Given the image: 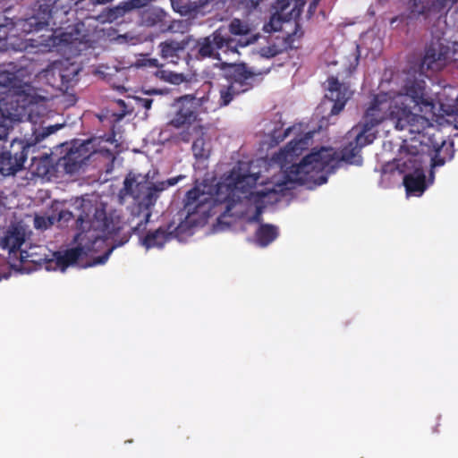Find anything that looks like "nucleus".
Returning <instances> with one entry per match:
<instances>
[{"instance_id": "nucleus-7", "label": "nucleus", "mask_w": 458, "mask_h": 458, "mask_svg": "<svg viewBox=\"0 0 458 458\" xmlns=\"http://www.w3.org/2000/svg\"><path fill=\"white\" fill-rule=\"evenodd\" d=\"M209 198L199 188L194 187L186 192L183 199V211L178 213L182 216V224L192 232L193 227L204 225L209 216Z\"/></svg>"}, {"instance_id": "nucleus-10", "label": "nucleus", "mask_w": 458, "mask_h": 458, "mask_svg": "<svg viewBox=\"0 0 458 458\" xmlns=\"http://www.w3.org/2000/svg\"><path fill=\"white\" fill-rule=\"evenodd\" d=\"M191 234H192V232L185 226V224H182L181 216L155 230L148 231L141 242L146 249H162L171 240L174 238L181 239Z\"/></svg>"}, {"instance_id": "nucleus-17", "label": "nucleus", "mask_w": 458, "mask_h": 458, "mask_svg": "<svg viewBox=\"0 0 458 458\" xmlns=\"http://www.w3.org/2000/svg\"><path fill=\"white\" fill-rule=\"evenodd\" d=\"M207 130L201 126H190L179 132L177 138L180 141L189 143L192 140L191 149L196 159L206 160L211 153L210 141L206 139Z\"/></svg>"}, {"instance_id": "nucleus-41", "label": "nucleus", "mask_w": 458, "mask_h": 458, "mask_svg": "<svg viewBox=\"0 0 458 458\" xmlns=\"http://www.w3.org/2000/svg\"><path fill=\"white\" fill-rule=\"evenodd\" d=\"M138 105L148 110L151 108L153 99L149 98H137Z\"/></svg>"}, {"instance_id": "nucleus-11", "label": "nucleus", "mask_w": 458, "mask_h": 458, "mask_svg": "<svg viewBox=\"0 0 458 458\" xmlns=\"http://www.w3.org/2000/svg\"><path fill=\"white\" fill-rule=\"evenodd\" d=\"M31 147L26 140H12L9 148L0 153V174L9 176L22 170Z\"/></svg>"}, {"instance_id": "nucleus-32", "label": "nucleus", "mask_w": 458, "mask_h": 458, "mask_svg": "<svg viewBox=\"0 0 458 458\" xmlns=\"http://www.w3.org/2000/svg\"><path fill=\"white\" fill-rule=\"evenodd\" d=\"M209 4V0H198L185 2V5L180 6V14L183 16H197L198 14H204L205 7Z\"/></svg>"}, {"instance_id": "nucleus-22", "label": "nucleus", "mask_w": 458, "mask_h": 458, "mask_svg": "<svg viewBox=\"0 0 458 458\" xmlns=\"http://www.w3.org/2000/svg\"><path fill=\"white\" fill-rule=\"evenodd\" d=\"M303 36V31L300 24L295 23V30L293 32L287 33L284 38L281 45L273 44L270 46L263 47L259 50L260 56L265 58H272L281 54L282 52L297 48L294 45L296 39H300Z\"/></svg>"}, {"instance_id": "nucleus-25", "label": "nucleus", "mask_w": 458, "mask_h": 458, "mask_svg": "<svg viewBox=\"0 0 458 458\" xmlns=\"http://www.w3.org/2000/svg\"><path fill=\"white\" fill-rule=\"evenodd\" d=\"M189 38L182 40H175L173 38L166 39L158 44L159 55L161 58L167 60L173 64H177L180 60L181 53L184 52L188 44Z\"/></svg>"}, {"instance_id": "nucleus-46", "label": "nucleus", "mask_w": 458, "mask_h": 458, "mask_svg": "<svg viewBox=\"0 0 458 458\" xmlns=\"http://www.w3.org/2000/svg\"><path fill=\"white\" fill-rule=\"evenodd\" d=\"M147 94L148 95H153V94H163L164 93V90L162 89H148L146 91Z\"/></svg>"}, {"instance_id": "nucleus-39", "label": "nucleus", "mask_w": 458, "mask_h": 458, "mask_svg": "<svg viewBox=\"0 0 458 458\" xmlns=\"http://www.w3.org/2000/svg\"><path fill=\"white\" fill-rule=\"evenodd\" d=\"M62 125H52L44 128L42 132L36 137L37 140H41L49 136L50 134L55 132L58 129H60Z\"/></svg>"}, {"instance_id": "nucleus-13", "label": "nucleus", "mask_w": 458, "mask_h": 458, "mask_svg": "<svg viewBox=\"0 0 458 458\" xmlns=\"http://www.w3.org/2000/svg\"><path fill=\"white\" fill-rule=\"evenodd\" d=\"M291 4L292 0H276L274 4L276 13H273L269 21L263 25V30L265 32L271 33L279 31L283 28V24L291 20L294 21V24H299L297 19L301 16L305 1L295 0L293 6L288 10Z\"/></svg>"}, {"instance_id": "nucleus-1", "label": "nucleus", "mask_w": 458, "mask_h": 458, "mask_svg": "<svg viewBox=\"0 0 458 458\" xmlns=\"http://www.w3.org/2000/svg\"><path fill=\"white\" fill-rule=\"evenodd\" d=\"M382 98L383 96H379L374 106L367 108L361 122L351 131L354 139L344 145L339 152L335 151L332 148L324 147L317 151H312L305 156L300 163L287 167L282 174L283 179L274 181L273 187L267 188V192L260 191L257 194L265 197L268 192H284L291 188L288 184L293 183L303 185L318 182V184H321L327 181L321 174L336 158L349 164H360V152L363 147L374 141L377 132L376 127L382 123L384 117L383 112L377 109V103Z\"/></svg>"}, {"instance_id": "nucleus-12", "label": "nucleus", "mask_w": 458, "mask_h": 458, "mask_svg": "<svg viewBox=\"0 0 458 458\" xmlns=\"http://www.w3.org/2000/svg\"><path fill=\"white\" fill-rule=\"evenodd\" d=\"M458 0H404L407 18L417 20L422 17L424 20L431 17H440L446 14L448 10Z\"/></svg>"}, {"instance_id": "nucleus-45", "label": "nucleus", "mask_w": 458, "mask_h": 458, "mask_svg": "<svg viewBox=\"0 0 458 458\" xmlns=\"http://www.w3.org/2000/svg\"><path fill=\"white\" fill-rule=\"evenodd\" d=\"M291 128H287L282 136H276V131H274V137L277 139V142L279 141H283L288 135H289V132L291 131Z\"/></svg>"}, {"instance_id": "nucleus-23", "label": "nucleus", "mask_w": 458, "mask_h": 458, "mask_svg": "<svg viewBox=\"0 0 458 458\" xmlns=\"http://www.w3.org/2000/svg\"><path fill=\"white\" fill-rule=\"evenodd\" d=\"M259 175L258 174L241 173V171L233 170L230 174L229 186L233 191L242 193L244 198L253 194L252 189L256 186Z\"/></svg>"}, {"instance_id": "nucleus-21", "label": "nucleus", "mask_w": 458, "mask_h": 458, "mask_svg": "<svg viewBox=\"0 0 458 458\" xmlns=\"http://www.w3.org/2000/svg\"><path fill=\"white\" fill-rule=\"evenodd\" d=\"M327 81L328 89L326 98L334 102L330 114L336 115L344 110L352 92L347 85L341 83L337 78L330 77Z\"/></svg>"}, {"instance_id": "nucleus-48", "label": "nucleus", "mask_w": 458, "mask_h": 458, "mask_svg": "<svg viewBox=\"0 0 458 458\" xmlns=\"http://www.w3.org/2000/svg\"><path fill=\"white\" fill-rule=\"evenodd\" d=\"M239 1H240L241 3H242V2H243V0H239Z\"/></svg>"}, {"instance_id": "nucleus-35", "label": "nucleus", "mask_w": 458, "mask_h": 458, "mask_svg": "<svg viewBox=\"0 0 458 458\" xmlns=\"http://www.w3.org/2000/svg\"><path fill=\"white\" fill-rule=\"evenodd\" d=\"M114 0H77L75 6L77 9L86 10L88 12L92 11L97 5L106 4L113 2Z\"/></svg>"}, {"instance_id": "nucleus-26", "label": "nucleus", "mask_w": 458, "mask_h": 458, "mask_svg": "<svg viewBox=\"0 0 458 458\" xmlns=\"http://www.w3.org/2000/svg\"><path fill=\"white\" fill-rule=\"evenodd\" d=\"M26 233L23 226L11 225L0 240V246L10 253L18 250L25 242Z\"/></svg>"}, {"instance_id": "nucleus-37", "label": "nucleus", "mask_w": 458, "mask_h": 458, "mask_svg": "<svg viewBox=\"0 0 458 458\" xmlns=\"http://www.w3.org/2000/svg\"><path fill=\"white\" fill-rule=\"evenodd\" d=\"M127 13H129V10L126 7L125 1H123L109 10V18L116 19L118 17H123Z\"/></svg>"}, {"instance_id": "nucleus-19", "label": "nucleus", "mask_w": 458, "mask_h": 458, "mask_svg": "<svg viewBox=\"0 0 458 458\" xmlns=\"http://www.w3.org/2000/svg\"><path fill=\"white\" fill-rule=\"evenodd\" d=\"M169 14L161 7L150 5L140 12L139 22L141 26L148 28H158L162 32L170 31L174 29L168 20Z\"/></svg>"}, {"instance_id": "nucleus-43", "label": "nucleus", "mask_w": 458, "mask_h": 458, "mask_svg": "<svg viewBox=\"0 0 458 458\" xmlns=\"http://www.w3.org/2000/svg\"><path fill=\"white\" fill-rule=\"evenodd\" d=\"M171 1V5L174 9V12L180 13V6H183L185 5V2L186 1H183V0H170Z\"/></svg>"}, {"instance_id": "nucleus-47", "label": "nucleus", "mask_w": 458, "mask_h": 458, "mask_svg": "<svg viewBox=\"0 0 458 458\" xmlns=\"http://www.w3.org/2000/svg\"><path fill=\"white\" fill-rule=\"evenodd\" d=\"M9 277V274H3V275H0V281L4 278V279H7Z\"/></svg>"}, {"instance_id": "nucleus-36", "label": "nucleus", "mask_w": 458, "mask_h": 458, "mask_svg": "<svg viewBox=\"0 0 458 458\" xmlns=\"http://www.w3.org/2000/svg\"><path fill=\"white\" fill-rule=\"evenodd\" d=\"M55 223V216H36L34 217V227L38 230H47Z\"/></svg>"}, {"instance_id": "nucleus-15", "label": "nucleus", "mask_w": 458, "mask_h": 458, "mask_svg": "<svg viewBox=\"0 0 458 458\" xmlns=\"http://www.w3.org/2000/svg\"><path fill=\"white\" fill-rule=\"evenodd\" d=\"M451 49L444 39H433L425 48V54L421 60L420 70L422 72H437L444 68L450 58Z\"/></svg>"}, {"instance_id": "nucleus-9", "label": "nucleus", "mask_w": 458, "mask_h": 458, "mask_svg": "<svg viewBox=\"0 0 458 458\" xmlns=\"http://www.w3.org/2000/svg\"><path fill=\"white\" fill-rule=\"evenodd\" d=\"M39 10L45 17L47 26L52 25V30H56L70 27L72 11L77 13L80 9L75 6L77 0H38Z\"/></svg>"}, {"instance_id": "nucleus-29", "label": "nucleus", "mask_w": 458, "mask_h": 458, "mask_svg": "<svg viewBox=\"0 0 458 458\" xmlns=\"http://www.w3.org/2000/svg\"><path fill=\"white\" fill-rule=\"evenodd\" d=\"M30 170L38 177H51L55 171V160L52 155L43 154L40 157H33Z\"/></svg>"}, {"instance_id": "nucleus-31", "label": "nucleus", "mask_w": 458, "mask_h": 458, "mask_svg": "<svg viewBox=\"0 0 458 458\" xmlns=\"http://www.w3.org/2000/svg\"><path fill=\"white\" fill-rule=\"evenodd\" d=\"M83 254V248L77 246L66 250L64 253L55 252V264L62 271H64L69 266L75 264Z\"/></svg>"}, {"instance_id": "nucleus-20", "label": "nucleus", "mask_w": 458, "mask_h": 458, "mask_svg": "<svg viewBox=\"0 0 458 458\" xmlns=\"http://www.w3.org/2000/svg\"><path fill=\"white\" fill-rule=\"evenodd\" d=\"M45 17L42 11L39 10V1L38 0L34 4L31 15L28 17H13L10 19V25L22 34H30L47 27Z\"/></svg>"}, {"instance_id": "nucleus-44", "label": "nucleus", "mask_w": 458, "mask_h": 458, "mask_svg": "<svg viewBox=\"0 0 458 458\" xmlns=\"http://www.w3.org/2000/svg\"><path fill=\"white\" fill-rule=\"evenodd\" d=\"M320 0H313L310 5H309V9H308V14H309V17H311L316 10H317V7L318 5V3H319Z\"/></svg>"}, {"instance_id": "nucleus-18", "label": "nucleus", "mask_w": 458, "mask_h": 458, "mask_svg": "<svg viewBox=\"0 0 458 458\" xmlns=\"http://www.w3.org/2000/svg\"><path fill=\"white\" fill-rule=\"evenodd\" d=\"M175 106V114L169 122L171 126L177 129L201 126V124L196 123L198 113L192 98H188V97L180 98L176 100Z\"/></svg>"}, {"instance_id": "nucleus-3", "label": "nucleus", "mask_w": 458, "mask_h": 458, "mask_svg": "<svg viewBox=\"0 0 458 458\" xmlns=\"http://www.w3.org/2000/svg\"><path fill=\"white\" fill-rule=\"evenodd\" d=\"M76 217V227L81 232L77 238L83 239L85 233L87 238H93L92 246H88V250L94 248L98 242H105L106 239L117 234L123 228L121 217L114 213H106L105 208L94 205L90 200L81 199L75 207V212L62 209L55 216V223L60 225H67L71 220Z\"/></svg>"}, {"instance_id": "nucleus-24", "label": "nucleus", "mask_w": 458, "mask_h": 458, "mask_svg": "<svg viewBox=\"0 0 458 458\" xmlns=\"http://www.w3.org/2000/svg\"><path fill=\"white\" fill-rule=\"evenodd\" d=\"M408 173L403 177L407 193L421 194L426 189V175L423 166L403 167Z\"/></svg>"}, {"instance_id": "nucleus-14", "label": "nucleus", "mask_w": 458, "mask_h": 458, "mask_svg": "<svg viewBox=\"0 0 458 458\" xmlns=\"http://www.w3.org/2000/svg\"><path fill=\"white\" fill-rule=\"evenodd\" d=\"M91 141L74 142L72 146L65 147L66 153L57 161V165L64 167L65 173L72 174L78 172L82 165L95 153L89 149Z\"/></svg>"}, {"instance_id": "nucleus-4", "label": "nucleus", "mask_w": 458, "mask_h": 458, "mask_svg": "<svg viewBox=\"0 0 458 458\" xmlns=\"http://www.w3.org/2000/svg\"><path fill=\"white\" fill-rule=\"evenodd\" d=\"M410 140L404 141L403 148L406 155L403 163V167L423 166L428 157H430L431 166H442L448 160L453 159L454 150V143H445V140L434 143L432 138L424 131Z\"/></svg>"}, {"instance_id": "nucleus-2", "label": "nucleus", "mask_w": 458, "mask_h": 458, "mask_svg": "<svg viewBox=\"0 0 458 458\" xmlns=\"http://www.w3.org/2000/svg\"><path fill=\"white\" fill-rule=\"evenodd\" d=\"M403 91L393 100L389 99L387 93L377 94L369 107H372L376 99L383 96L377 103V109L384 114L382 122L387 119L396 130L408 131L411 134H420L434 128L432 122L436 116V104L426 93L425 81L407 79Z\"/></svg>"}, {"instance_id": "nucleus-40", "label": "nucleus", "mask_w": 458, "mask_h": 458, "mask_svg": "<svg viewBox=\"0 0 458 458\" xmlns=\"http://www.w3.org/2000/svg\"><path fill=\"white\" fill-rule=\"evenodd\" d=\"M114 247L115 246H112L103 255L95 258L93 260V265H100L106 263Z\"/></svg>"}, {"instance_id": "nucleus-38", "label": "nucleus", "mask_w": 458, "mask_h": 458, "mask_svg": "<svg viewBox=\"0 0 458 458\" xmlns=\"http://www.w3.org/2000/svg\"><path fill=\"white\" fill-rule=\"evenodd\" d=\"M137 66H139V67H153V68L157 69L159 67H163V64H160L157 58L144 57V58L139 59L137 61Z\"/></svg>"}, {"instance_id": "nucleus-27", "label": "nucleus", "mask_w": 458, "mask_h": 458, "mask_svg": "<svg viewBox=\"0 0 458 458\" xmlns=\"http://www.w3.org/2000/svg\"><path fill=\"white\" fill-rule=\"evenodd\" d=\"M307 144L308 141L304 138L293 139L275 155L274 159L280 163L281 167L284 168L285 166L284 163H292L295 157L301 154Z\"/></svg>"}, {"instance_id": "nucleus-30", "label": "nucleus", "mask_w": 458, "mask_h": 458, "mask_svg": "<svg viewBox=\"0 0 458 458\" xmlns=\"http://www.w3.org/2000/svg\"><path fill=\"white\" fill-rule=\"evenodd\" d=\"M279 235L276 225L271 224H260L255 232L256 243L260 247H267L273 242Z\"/></svg>"}, {"instance_id": "nucleus-6", "label": "nucleus", "mask_w": 458, "mask_h": 458, "mask_svg": "<svg viewBox=\"0 0 458 458\" xmlns=\"http://www.w3.org/2000/svg\"><path fill=\"white\" fill-rule=\"evenodd\" d=\"M26 83L17 72L6 70L0 71V118L19 121L24 105L20 103V98L25 93Z\"/></svg>"}, {"instance_id": "nucleus-16", "label": "nucleus", "mask_w": 458, "mask_h": 458, "mask_svg": "<svg viewBox=\"0 0 458 458\" xmlns=\"http://www.w3.org/2000/svg\"><path fill=\"white\" fill-rule=\"evenodd\" d=\"M270 69H267L265 72H256L245 64H234L228 75L229 84L239 94L245 93L255 84H259L262 81V75L268 73Z\"/></svg>"}, {"instance_id": "nucleus-33", "label": "nucleus", "mask_w": 458, "mask_h": 458, "mask_svg": "<svg viewBox=\"0 0 458 458\" xmlns=\"http://www.w3.org/2000/svg\"><path fill=\"white\" fill-rule=\"evenodd\" d=\"M154 74L157 78L172 84H180L183 81L182 74L164 70L163 67L157 68Z\"/></svg>"}, {"instance_id": "nucleus-8", "label": "nucleus", "mask_w": 458, "mask_h": 458, "mask_svg": "<svg viewBox=\"0 0 458 458\" xmlns=\"http://www.w3.org/2000/svg\"><path fill=\"white\" fill-rule=\"evenodd\" d=\"M235 39L224 36L220 30H215L207 37L199 38L191 48V55L198 61L207 58L221 60L219 50L224 52L235 51Z\"/></svg>"}, {"instance_id": "nucleus-5", "label": "nucleus", "mask_w": 458, "mask_h": 458, "mask_svg": "<svg viewBox=\"0 0 458 458\" xmlns=\"http://www.w3.org/2000/svg\"><path fill=\"white\" fill-rule=\"evenodd\" d=\"M183 177L179 175L154 183L149 182L148 174L143 175L130 172L123 181L121 193L125 196H131L134 199L138 204L139 209L144 213L145 223H147L151 216L150 208L155 206L159 194L178 183Z\"/></svg>"}, {"instance_id": "nucleus-34", "label": "nucleus", "mask_w": 458, "mask_h": 458, "mask_svg": "<svg viewBox=\"0 0 458 458\" xmlns=\"http://www.w3.org/2000/svg\"><path fill=\"white\" fill-rule=\"evenodd\" d=\"M237 95H240L232 88V85L228 84L227 86H222L219 89V106H228L233 98Z\"/></svg>"}, {"instance_id": "nucleus-28", "label": "nucleus", "mask_w": 458, "mask_h": 458, "mask_svg": "<svg viewBox=\"0 0 458 458\" xmlns=\"http://www.w3.org/2000/svg\"><path fill=\"white\" fill-rule=\"evenodd\" d=\"M229 31L231 34L235 36H242L244 38H241L238 42L235 41L237 47H246L248 45L255 43L259 38V34H252L251 28L247 22L241 21L240 19H233L229 24Z\"/></svg>"}, {"instance_id": "nucleus-42", "label": "nucleus", "mask_w": 458, "mask_h": 458, "mask_svg": "<svg viewBox=\"0 0 458 458\" xmlns=\"http://www.w3.org/2000/svg\"><path fill=\"white\" fill-rule=\"evenodd\" d=\"M5 25H0V51L4 50L6 44V31L2 30V28Z\"/></svg>"}]
</instances>
